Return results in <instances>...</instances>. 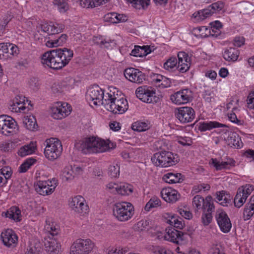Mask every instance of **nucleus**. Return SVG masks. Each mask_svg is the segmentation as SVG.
I'll return each mask as SVG.
<instances>
[{
	"mask_svg": "<svg viewBox=\"0 0 254 254\" xmlns=\"http://www.w3.org/2000/svg\"><path fill=\"white\" fill-rule=\"evenodd\" d=\"M73 56L72 50L66 48H59L43 54L41 57V63L45 66L59 70L67 65Z\"/></svg>",
	"mask_w": 254,
	"mask_h": 254,
	"instance_id": "obj_1",
	"label": "nucleus"
},
{
	"mask_svg": "<svg viewBox=\"0 0 254 254\" xmlns=\"http://www.w3.org/2000/svg\"><path fill=\"white\" fill-rule=\"evenodd\" d=\"M78 144L79 149L85 154L103 152L116 147V144L109 140H105L94 136L85 138L77 145Z\"/></svg>",
	"mask_w": 254,
	"mask_h": 254,
	"instance_id": "obj_2",
	"label": "nucleus"
},
{
	"mask_svg": "<svg viewBox=\"0 0 254 254\" xmlns=\"http://www.w3.org/2000/svg\"><path fill=\"white\" fill-rule=\"evenodd\" d=\"M107 95L108 100L105 102V108L108 111L115 114H122L127 110V101L117 88L110 89Z\"/></svg>",
	"mask_w": 254,
	"mask_h": 254,
	"instance_id": "obj_3",
	"label": "nucleus"
},
{
	"mask_svg": "<svg viewBox=\"0 0 254 254\" xmlns=\"http://www.w3.org/2000/svg\"><path fill=\"white\" fill-rule=\"evenodd\" d=\"M151 161L156 166L165 168L177 164L180 161V157L176 153L161 151L154 154Z\"/></svg>",
	"mask_w": 254,
	"mask_h": 254,
	"instance_id": "obj_4",
	"label": "nucleus"
},
{
	"mask_svg": "<svg viewBox=\"0 0 254 254\" xmlns=\"http://www.w3.org/2000/svg\"><path fill=\"white\" fill-rule=\"evenodd\" d=\"M113 212L117 219L124 222L128 220L133 216L134 209L131 203L123 201L114 205Z\"/></svg>",
	"mask_w": 254,
	"mask_h": 254,
	"instance_id": "obj_5",
	"label": "nucleus"
},
{
	"mask_svg": "<svg viewBox=\"0 0 254 254\" xmlns=\"http://www.w3.org/2000/svg\"><path fill=\"white\" fill-rule=\"evenodd\" d=\"M44 150L45 157L49 160L54 161L58 158L62 152L63 147L61 141L56 138L46 139Z\"/></svg>",
	"mask_w": 254,
	"mask_h": 254,
	"instance_id": "obj_6",
	"label": "nucleus"
},
{
	"mask_svg": "<svg viewBox=\"0 0 254 254\" xmlns=\"http://www.w3.org/2000/svg\"><path fill=\"white\" fill-rule=\"evenodd\" d=\"M86 99L90 104H102L105 108V102H108V97L106 96L105 98L103 90L98 85H94L87 90Z\"/></svg>",
	"mask_w": 254,
	"mask_h": 254,
	"instance_id": "obj_7",
	"label": "nucleus"
},
{
	"mask_svg": "<svg viewBox=\"0 0 254 254\" xmlns=\"http://www.w3.org/2000/svg\"><path fill=\"white\" fill-rule=\"evenodd\" d=\"M135 94L138 99L147 103H156L158 99L155 95L156 90L151 86H140L136 89Z\"/></svg>",
	"mask_w": 254,
	"mask_h": 254,
	"instance_id": "obj_8",
	"label": "nucleus"
},
{
	"mask_svg": "<svg viewBox=\"0 0 254 254\" xmlns=\"http://www.w3.org/2000/svg\"><path fill=\"white\" fill-rule=\"evenodd\" d=\"M94 247V244L89 239L76 240L70 249V254H88Z\"/></svg>",
	"mask_w": 254,
	"mask_h": 254,
	"instance_id": "obj_9",
	"label": "nucleus"
},
{
	"mask_svg": "<svg viewBox=\"0 0 254 254\" xmlns=\"http://www.w3.org/2000/svg\"><path fill=\"white\" fill-rule=\"evenodd\" d=\"M57 185L58 180L55 178L51 180L39 181L35 184V189L40 194L47 195L54 192Z\"/></svg>",
	"mask_w": 254,
	"mask_h": 254,
	"instance_id": "obj_10",
	"label": "nucleus"
},
{
	"mask_svg": "<svg viewBox=\"0 0 254 254\" xmlns=\"http://www.w3.org/2000/svg\"><path fill=\"white\" fill-rule=\"evenodd\" d=\"M193 91L190 88L182 89L170 96V100L177 105L190 102L193 98Z\"/></svg>",
	"mask_w": 254,
	"mask_h": 254,
	"instance_id": "obj_11",
	"label": "nucleus"
},
{
	"mask_svg": "<svg viewBox=\"0 0 254 254\" xmlns=\"http://www.w3.org/2000/svg\"><path fill=\"white\" fill-rule=\"evenodd\" d=\"M51 116L55 119L61 120L69 115L71 107L67 103L57 102L51 108Z\"/></svg>",
	"mask_w": 254,
	"mask_h": 254,
	"instance_id": "obj_12",
	"label": "nucleus"
},
{
	"mask_svg": "<svg viewBox=\"0 0 254 254\" xmlns=\"http://www.w3.org/2000/svg\"><path fill=\"white\" fill-rule=\"evenodd\" d=\"M176 117L183 124L191 122L195 118V113L190 107H180L175 111Z\"/></svg>",
	"mask_w": 254,
	"mask_h": 254,
	"instance_id": "obj_13",
	"label": "nucleus"
},
{
	"mask_svg": "<svg viewBox=\"0 0 254 254\" xmlns=\"http://www.w3.org/2000/svg\"><path fill=\"white\" fill-rule=\"evenodd\" d=\"M69 205L75 213L84 214L88 212L89 207L85 199L81 195H76L69 200Z\"/></svg>",
	"mask_w": 254,
	"mask_h": 254,
	"instance_id": "obj_14",
	"label": "nucleus"
},
{
	"mask_svg": "<svg viewBox=\"0 0 254 254\" xmlns=\"http://www.w3.org/2000/svg\"><path fill=\"white\" fill-rule=\"evenodd\" d=\"M17 123L14 119L6 115L0 116V131L5 135H9L15 131Z\"/></svg>",
	"mask_w": 254,
	"mask_h": 254,
	"instance_id": "obj_15",
	"label": "nucleus"
},
{
	"mask_svg": "<svg viewBox=\"0 0 254 254\" xmlns=\"http://www.w3.org/2000/svg\"><path fill=\"white\" fill-rule=\"evenodd\" d=\"M217 224L223 233H228L232 227L230 218L227 213L222 210H218L215 214Z\"/></svg>",
	"mask_w": 254,
	"mask_h": 254,
	"instance_id": "obj_16",
	"label": "nucleus"
},
{
	"mask_svg": "<svg viewBox=\"0 0 254 254\" xmlns=\"http://www.w3.org/2000/svg\"><path fill=\"white\" fill-rule=\"evenodd\" d=\"M0 238L3 245L7 248H13L16 247L18 242L17 235L11 229H7L2 231Z\"/></svg>",
	"mask_w": 254,
	"mask_h": 254,
	"instance_id": "obj_17",
	"label": "nucleus"
},
{
	"mask_svg": "<svg viewBox=\"0 0 254 254\" xmlns=\"http://www.w3.org/2000/svg\"><path fill=\"white\" fill-rule=\"evenodd\" d=\"M124 75L130 81L140 84L145 79V75L139 69L132 67L128 68L124 70Z\"/></svg>",
	"mask_w": 254,
	"mask_h": 254,
	"instance_id": "obj_18",
	"label": "nucleus"
},
{
	"mask_svg": "<svg viewBox=\"0 0 254 254\" xmlns=\"http://www.w3.org/2000/svg\"><path fill=\"white\" fill-rule=\"evenodd\" d=\"M178 60L177 69L180 73H185L190 69L191 64V59L189 54L184 51L178 53Z\"/></svg>",
	"mask_w": 254,
	"mask_h": 254,
	"instance_id": "obj_19",
	"label": "nucleus"
},
{
	"mask_svg": "<svg viewBox=\"0 0 254 254\" xmlns=\"http://www.w3.org/2000/svg\"><path fill=\"white\" fill-rule=\"evenodd\" d=\"M209 164L215 168L217 171L229 170L235 166L236 161L231 158H226L225 160L220 161L217 158H211Z\"/></svg>",
	"mask_w": 254,
	"mask_h": 254,
	"instance_id": "obj_20",
	"label": "nucleus"
},
{
	"mask_svg": "<svg viewBox=\"0 0 254 254\" xmlns=\"http://www.w3.org/2000/svg\"><path fill=\"white\" fill-rule=\"evenodd\" d=\"M212 198L210 196H207L205 199L200 195H196L193 198L192 205L197 209H202L205 212L207 208L211 209L212 207Z\"/></svg>",
	"mask_w": 254,
	"mask_h": 254,
	"instance_id": "obj_21",
	"label": "nucleus"
},
{
	"mask_svg": "<svg viewBox=\"0 0 254 254\" xmlns=\"http://www.w3.org/2000/svg\"><path fill=\"white\" fill-rule=\"evenodd\" d=\"M166 240L177 244L178 245L182 244L186 239V234L183 233L181 231H179L175 229V228L171 227L170 229H166Z\"/></svg>",
	"mask_w": 254,
	"mask_h": 254,
	"instance_id": "obj_22",
	"label": "nucleus"
},
{
	"mask_svg": "<svg viewBox=\"0 0 254 254\" xmlns=\"http://www.w3.org/2000/svg\"><path fill=\"white\" fill-rule=\"evenodd\" d=\"M162 198L167 202L174 203L180 198V195L178 191L172 188H165L161 191Z\"/></svg>",
	"mask_w": 254,
	"mask_h": 254,
	"instance_id": "obj_23",
	"label": "nucleus"
},
{
	"mask_svg": "<svg viewBox=\"0 0 254 254\" xmlns=\"http://www.w3.org/2000/svg\"><path fill=\"white\" fill-rule=\"evenodd\" d=\"M44 246L45 250L50 254H58L60 249V244L57 240V238H45Z\"/></svg>",
	"mask_w": 254,
	"mask_h": 254,
	"instance_id": "obj_24",
	"label": "nucleus"
},
{
	"mask_svg": "<svg viewBox=\"0 0 254 254\" xmlns=\"http://www.w3.org/2000/svg\"><path fill=\"white\" fill-rule=\"evenodd\" d=\"M153 81L156 86L162 88H167L171 86L172 81L171 79L160 74L155 73L151 76Z\"/></svg>",
	"mask_w": 254,
	"mask_h": 254,
	"instance_id": "obj_25",
	"label": "nucleus"
},
{
	"mask_svg": "<svg viewBox=\"0 0 254 254\" xmlns=\"http://www.w3.org/2000/svg\"><path fill=\"white\" fill-rule=\"evenodd\" d=\"M25 97L22 95L16 96L9 105V109L13 112L18 113L25 109Z\"/></svg>",
	"mask_w": 254,
	"mask_h": 254,
	"instance_id": "obj_26",
	"label": "nucleus"
},
{
	"mask_svg": "<svg viewBox=\"0 0 254 254\" xmlns=\"http://www.w3.org/2000/svg\"><path fill=\"white\" fill-rule=\"evenodd\" d=\"M164 217L166 223L173 226L174 228L182 229L184 228L185 223L183 219L178 215L174 214L166 213Z\"/></svg>",
	"mask_w": 254,
	"mask_h": 254,
	"instance_id": "obj_27",
	"label": "nucleus"
},
{
	"mask_svg": "<svg viewBox=\"0 0 254 254\" xmlns=\"http://www.w3.org/2000/svg\"><path fill=\"white\" fill-rule=\"evenodd\" d=\"M63 26L58 24H54L53 22L44 23L41 25V30L49 35L58 34L62 31Z\"/></svg>",
	"mask_w": 254,
	"mask_h": 254,
	"instance_id": "obj_28",
	"label": "nucleus"
},
{
	"mask_svg": "<svg viewBox=\"0 0 254 254\" xmlns=\"http://www.w3.org/2000/svg\"><path fill=\"white\" fill-rule=\"evenodd\" d=\"M240 51L235 47H229L224 49L223 57L225 61L229 62H236L240 56Z\"/></svg>",
	"mask_w": 254,
	"mask_h": 254,
	"instance_id": "obj_29",
	"label": "nucleus"
},
{
	"mask_svg": "<svg viewBox=\"0 0 254 254\" xmlns=\"http://www.w3.org/2000/svg\"><path fill=\"white\" fill-rule=\"evenodd\" d=\"M223 127H227V126L216 121H206L199 123L198 129L200 131H205L214 128Z\"/></svg>",
	"mask_w": 254,
	"mask_h": 254,
	"instance_id": "obj_30",
	"label": "nucleus"
},
{
	"mask_svg": "<svg viewBox=\"0 0 254 254\" xmlns=\"http://www.w3.org/2000/svg\"><path fill=\"white\" fill-rule=\"evenodd\" d=\"M216 196L217 202L223 206H227L231 203L232 196L225 190L216 192Z\"/></svg>",
	"mask_w": 254,
	"mask_h": 254,
	"instance_id": "obj_31",
	"label": "nucleus"
},
{
	"mask_svg": "<svg viewBox=\"0 0 254 254\" xmlns=\"http://www.w3.org/2000/svg\"><path fill=\"white\" fill-rule=\"evenodd\" d=\"M2 215L4 214L6 217L9 218L15 221H20L21 220V210L16 206L10 207L6 212H3Z\"/></svg>",
	"mask_w": 254,
	"mask_h": 254,
	"instance_id": "obj_32",
	"label": "nucleus"
},
{
	"mask_svg": "<svg viewBox=\"0 0 254 254\" xmlns=\"http://www.w3.org/2000/svg\"><path fill=\"white\" fill-rule=\"evenodd\" d=\"M151 52L149 46H135L134 49L131 51L130 55L136 57H143L150 54Z\"/></svg>",
	"mask_w": 254,
	"mask_h": 254,
	"instance_id": "obj_33",
	"label": "nucleus"
},
{
	"mask_svg": "<svg viewBox=\"0 0 254 254\" xmlns=\"http://www.w3.org/2000/svg\"><path fill=\"white\" fill-rule=\"evenodd\" d=\"M163 180L169 184L179 183L183 181L182 175L180 173H168L163 177Z\"/></svg>",
	"mask_w": 254,
	"mask_h": 254,
	"instance_id": "obj_34",
	"label": "nucleus"
},
{
	"mask_svg": "<svg viewBox=\"0 0 254 254\" xmlns=\"http://www.w3.org/2000/svg\"><path fill=\"white\" fill-rule=\"evenodd\" d=\"M36 149L35 144L33 142H31L30 143L21 147L18 150L17 154L21 157H24L34 153Z\"/></svg>",
	"mask_w": 254,
	"mask_h": 254,
	"instance_id": "obj_35",
	"label": "nucleus"
},
{
	"mask_svg": "<svg viewBox=\"0 0 254 254\" xmlns=\"http://www.w3.org/2000/svg\"><path fill=\"white\" fill-rule=\"evenodd\" d=\"M42 244L40 240L37 239H33L30 242L29 249L27 252L31 254H38L42 249Z\"/></svg>",
	"mask_w": 254,
	"mask_h": 254,
	"instance_id": "obj_36",
	"label": "nucleus"
},
{
	"mask_svg": "<svg viewBox=\"0 0 254 254\" xmlns=\"http://www.w3.org/2000/svg\"><path fill=\"white\" fill-rule=\"evenodd\" d=\"M23 123L26 128L30 130H33L37 127L36 119L33 116L24 117Z\"/></svg>",
	"mask_w": 254,
	"mask_h": 254,
	"instance_id": "obj_37",
	"label": "nucleus"
},
{
	"mask_svg": "<svg viewBox=\"0 0 254 254\" xmlns=\"http://www.w3.org/2000/svg\"><path fill=\"white\" fill-rule=\"evenodd\" d=\"M132 6L137 9H145L150 4V0H127Z\"/></svg>",
	"mask_w": 254,
	"mask_h": 254,
	"instance_id": "obj_38",
	"label": "nucleus"
},
{
	"mask_svg": "<svg viewBox=\"0 0 254 254\" xmlns=\"http://www.w3.org/2000/svg\"><path fill=\"white\" fill-rule=\"evenodd\" d=\"M149 128V122L146 121H137L132 125V129L138 132L144 131Z\"/></svg>",
	"mask_w": 254,
	"mask_h": 254,
	"instance_id": "obj_39",
	"label": "nucleus"
},
{
	"mask_svg": "<svg viewBox=\"0 0 254 254\" xmlns=\"http://www.w3.org/2000/svg\"><path fill=\"white\" fill-rule=\"evenodd\" d=\"M117 192L123 195H129L132 192V187L128 184L122 183L118 185Z\"/></svg>",
	"mask_w": 254,
	"mask_h": 254,
	"instance_id": "obj_40",
	"label": "nucleus"
},
{
	"mask_svg": "<svg viewBox=\"0 0 254 254\" xmlns=\"http://www.w3.org/2000/svg\"><path fill=\"white\" fill-rule=\"evenodd\" d=\"M211 208V209H209V207L207 208L205 210V212H204V214H203L201 216V221L204 225L207 226L211 222L212 218L211 213L214 210V204H212V207Z\"/></svg>",
	"mask_w": 254,
	"mask_h": 254,
	"instance_id": "obj_41",
	"label": "nucleus"
},
{
	"mask_svg": "<svg viewBox=\"0 0 254 254\" xmlns=\"http://www.w3.org/2000/svg\"><path fill=\"white\" fill-rule=\"evenodd\" d=\"M239 140V136L236 133L232 132L228 133L227 141L228 144L231 146L237 148L240 147Z\"/></svg>",
	"mask_w": 254,
	"mask_h": 254,
	"instance_id": "obj_42",
	"label": "nucleus"
},
{
	"mask_svg": "<svg viewBox=\"0 0 254 254\" xmlns=\"http://www.w3.org/2000/svg\"><path fill=\"white\" fill-rule=\"evenodd\" d=\"M177 59L175 57H170L164 64V68L168 71H172L174 68H176L178 65Z\"/></svg>",
	"mask_w": 254,
	"mask_h": 254,
	"instance_id": "obj_43",
	"label": "nucleus"
},
{
	"mask_svg": "<svg viewBox=\"0 0 254 254\" xmlns=\"http://www.w3.org/2000/svg\"><path fill=\"white\" fill-rule=\"evenodd\" d=\"M36 162V160L33 158L27 159L19 167V170L21 173L26 172L32 165Z\"/></svg>",
	"mask_w": 254,
	"mask_h": 254,
	"instance_id": "obj_44",
	"label": "nucleus"
},
{
	"mask_svg": "<svg viewBox=\"0 0 254 254\" xmlns=\"http://www.w3.org/2000/svg\"><path fill=\"white\" fill-rule=\"evenodd\" d=\"M254 214V206L252 204L247 203L244 208L243 212V218L245 221L248 220Z\"/></svg>",
	"mask_w": 254,
	"mask_h": 254,
	"instance_id": "obj_45",
	"label": "nucleus"
},
{
	"mask_svg": "<svg viewBox=\"0 0 254 254\" xmlns=\"http://www.w3.org/2000/svg\"><path fill=\"white\" fill-rule=\"evenodd\" d=\"M8 48V52L6 54V59L11 58V56H17L19 53L18 48L15 45L9 43H5Z\"/></svg>",
	"mask_w": 254,
	"mask_h": 254,
	"instance_id": "obj_46",
	"label": "nucleus"
},
{
	"mask_svg": "<svg viewBox=\"0 0 254 254\" xmlns=\"http://www.w3.org/2000/svg\"><path fill=\"white\" fill-rule=\"evenodd\" d=\"M247 198L245 195L242 194L240 191H237V193L234 198V203L236 207L240 208L246 202Z\"/></svg>",
	"mask_w": 254,
	"mask_h": 254,
	"instance_id": "obj_47",
	"label": "nucleus"
},
{
	"mask_svg": "<svg viewBox=\"0 0 254 254\" xmlns=\"http://www.w3.org/2000/svg\"><path fill=\"white\" fill-rule=\"evenodd\" d=\"M225 3L223 0H218L212 3L210 5L214 13H221L224 11Z\"/></svg>",
	"mask_w": 254,
	"mask_h": 254,
	"instance_id": "obj_48",
	"label": "nucleus"
},
{
	"mask_svg": "<svg viewBox=\"0 0 254 254\" xmlns=\"http://www.w3.org/2000/svg\"><path fill=\"white\" fill-rule=\"evenodd\" d=\"M222 27V24L219 21H215L214 23H212L210 34L212 36L217 37L220 33V29Z\"/></svg>",
	"mask_w": 254,
	"mask_h": 254,
	"instance_id": "obj_49",
	"label": "nucleus"
},
{
	"mask_svg": "<svg viewBox=\"0 0 254 254\" xmlns=\"http://www.w3.org/2000/svg\"><path fill=\"white\" fill-rule=\"evenodd\" d=\"M74 178L72 171V166H66L63 172V178L65 181L72 180Z\"/></svg>",
	"mask_w": 254,
	"mask_h": 254,
	"instance_id": "obj_50",
	"label": "nucleus"
},
{
	"mask_svg": "<svg viewBox=\"0 0 254 254\" xmlns=\"http://www.w3.org/2000/svg\"><path fill=\"white\" fill-rule=\"evenodd\" d=\"M160 203L161 201L157 197H153L146 203L144 209L147 211H149L152 208L160 206Z\"/></svg>",
	"mask_w": 254,
	"mask_h": 254,
	"instance_id": "obj_51",
	"label": "nucleus"
},
{
	"mask_svg": "<svg viewBox=\"0 0 254 254\" xmlns=\"http://www.w3.org/2000/svg\"><path fill=\"white\" fill-rule=\"evenodd\" d=\"M108 174L111 178H117L120 175V167L118 164L111 165L108 168Z\"/></svg>",
	"mask_w": 254,
	"mask_h": 254,
	"instance_id": "obj_52",
	"label": "nucleus"
},
{
	"mask_svg": "<svg viewBox=\"0 0 254 254\" xmlns=\"http://www.w3.org/2000/svg\"><path fill=\"white\" fill-rule=\"evenodd\" d=\"M53 3L57 6L61 12H65L68 8L67 3L65 0H54Z\"/></svg>",
	"mask_w": 254,
	"mask_h": 254,
	"instance_id": "obj_53",
	"label": "nucleus"
},
{
	"mask_svg": "<svg viewBox=\"0 0 254 254\" xmlns=\"http://www.w3.org/2000/svg\"><path fill=\"white\" fill-rule=\"evenodd\" d=\"M254 190V187L252 185L247 184L245 186H243L241 188H239L238 190L240 191L241 193L244 194V195H245L246 197L247 198Z\"/></svg>",
	"mask_w": 254,
	"mask_h": 254,
	"instance_id": "obj_54",
	"label": "nucleus"
},
{
	"mask_svg": "<svg viewBox=\"0 0 254 254\" xmlns=\"http://www.w3.org/2000/svg\"><path fill=\"white\" fill-rule=\"evenodd\" d=\"M213 13H214L212 11V9H211L210 5H209L207 8L198 12V17L201 19L206 18L211 16Z\"/></svg>",
	"mask_w": 254,
	"mask_h": 254,
	"instance_id": "obj_55",
	"label": "nucleus"
},
{
	"mask_svg": "<svg viewBox=\"0 0 254 254\" xmlns=\"http://www.w3.org/2000/svg\"><path fill=\"white\" fill-rule=\"evenodd\" d=\"M149 222L146 220H141L138 222L136 225L135 229L138 231H142L148 229Z\"/></svg>",
	"mask_w": 254,
	"mask_h": 254,
	"instance_id": "obj_56",
	"label": "nucleus"
},
{
	"mask_svg": "<svg viewBox=\"0 0 254 254\" xmlns=\"http://www.w3.org/2000/svg\"><path fill=\"white\" fill-rule=\"evenodd\" d=\"M46 230L49 233V236H50L51 238H54L55 236H56L59 232V230L58 227H56L53 225H48Z\"/></svg>",
	"mask_w": 254,
	"mask_h": 254,
	"instance_id": "obj_57",
	"label": "nucleus"
},
{
	"mask_svg": "<svg viewBox=\"0 0 254 254\" xmlns=\"http://www.w3.org/2000/svg\"><path fill=\"white\" fill-rule=\"evenodd\" d=\"M151 235L152 237L154 238L155 239L159 240H166V233H163L160 231H155L154 232H151Z\"/></svg>",
	"mask_w": 254,
	"mask_h": 254,
	"instance_id": "obj_58",
	"label": "nucleus"
},
{
	"mask_svg": "<svg viewBox=\"0 0 254 254\" xmlns=\"http://www.w3.org/2000/svg\"><path fill=\"white\" fill-rule=\"evenodd\" d=\"M155 254H173V253L168 249L163 247H157L154 251Z\"/></svg>",
	"mask_w": 254,
	"mask_h": 254,
	"instance_id": "obj_59",
	"label": "nucleus"
},
{
	"mask_svg": "<svg viewBox=\"0 0 254 254\" xmlns=\"http://www.w3.org/2000/svg\"><path fill=\"white\" fill-rule=\"evenodd\" d=\"M28 84L29 87L33 90H37L39 86L38 79L36 77H31L28 80Z\"/></svg>",
	"mask_w": 254,
	"mask_h": 254,
	"instance_id": "obj_60",
	"label": "nucleus"
},
{
	"mask_svg": "<svg viewBox=\"0 0 254 254\" xmlns=\"http://www.w3.org/2000/svg\"><path fill=\"white\" fill-rule=\"evenodd\" d=\"M117 13L111 12L106 14L104 16V19L106 21L112 23H116V19Z\"/></svg>",
	"mask_w": 254,
	"mask_h": 254,
	"instance_id": "obj_61",
	"label": "nucleus"
},
{
	"mask_svg": "<svg viewBox=\"0 0 254 254\" xmlns=\"http://www.w3.org/2000/svg\"><path fill=\"white\" fill-rule=\"evenodd\" d=\"M8 48L5 43H0V59L6 60V54L8 52Z\"/></svg>",
	"mask_w": 254,
	"mask_h": 254,
	"instance_id": "obj_62",
	"label": "nucleus"
},
{
	"mask_svg": "<svg viewBox=\"0 0 254 254\" xmlns=\"http://www.w3.org/2000/svg\"><path fill=\"white\" fill-rule=\"evenodd\" d=\"M221 250V247L218 245H213L209 250L208 254H223Z\"/></svg>",
	"mask_w": 254,
	"mask_h": 254,
	"instance_id": "obj_63",
	"label": "nucleus"
},
{
	"mask_svg": "<svg viewBox=\"0 0 254 254\" xmlns=\"http://www.w3.org/2000/svg\"><path fill=\"white\" fill-rule=\"evenodd\" d=\"M247 104L249 108L253 109L254 108V91L251 92L247 97Z\"/></svg>",
	"mask_w": 254,
	"mask_h": 254,
	"instance_id": "obj_64",
	"label": "nucleus"
}]
</instances>
